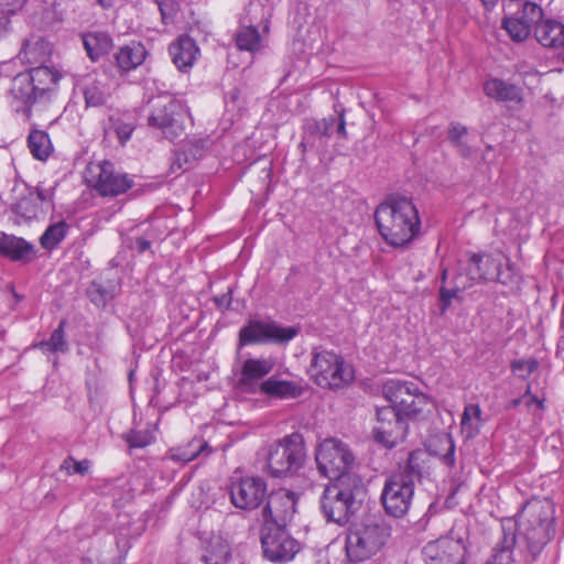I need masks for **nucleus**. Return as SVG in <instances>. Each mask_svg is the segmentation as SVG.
Listing matches in <instances>:
<instances>
[{
	"mask_svg": "<svg viewBox=\"0 0 564 564\" xmlns=\"http://www.w3.org/2000/svg\"><path fill=\"white\" fill-rule=\"evenodd\" d=\"M88 296L93 303L96 305H105L108 300H110L111 295L108 291L102 289L100 284L93 283L88 290Z\"/></svg>",
	"mask_w": 564,
	"mask_h": 564,
	"instance_id": "09e8293b",
	"label": "nucleus"
},
{
	"mask_svg": "<svg viewBox=\"0 0 564 564\" xmlns=\"http://www.w3.org/2000/svg\"><path fill=\"white\" fill-rule=\"evenodd\" d=\"M28 0H0V10L6 14H14L21 11Z\"/></svg>",
	"mask_w": 564,
	"mask_h": 564,
	"instance_id": "3c124183",
	"label": "nucleus"
},
{
	"mask_svg": "<svg viewBox=\"0 0 564 564\" xmlns=\"http://www.w3.org/2000/svg\"><path fill=\"white\" fill-rule=\"evenodd\" d=\"M158 6L164 23L173 20L178 10L176 0H159Z\"/></svg>",
	"mask_w": 564,
	"mask_h": 564,
	"instance_id": "de8ad7c7",
	"label": "nucleus"
},
{
	"mask_svg": "<svg viewBox=\"0 0 564 564\" xmlns=\"http://www.w3.org/2000/svg\"><path fill=\"white\" fill-rule=\"evenodd\" d=\"M28 148L32 156L39 161H46L54 150L50 135L43 130H32L29 133Z\"/></svg>",
	"mask_w": 564,
	"mask_h": 564,
	"instance_id": "c756f323",
	"label": "nucleus"
},
{
	"mask_svg": "<svg viewBox=\"0 0 564 564\" xmlns=\"http://www.w3.org/2000/svg\"><path fill=\"white\" fill-rule=\"evenodd\" d=\"M337 121V133L343 137V138H346L347 137V132H346V121H345V118H344V110L340 111L339 113V117L336 118Z\"/></svg>",
	"mask_w": 564,
	"mask_h": 564,
	"instance_id": "680f3d73",
	"label": "nucleus"
},
{
	"mask_svg": "<svg viewBox=\"0 0 564 564\" xmlns=\"http://www.w3.org/2000/svg\"><path fill=\"white\" fill-rule=\"evenodd\" d=\"M413 495L414 485L410 476L392 474L386 479L380 498L388 514L402 518L411 507Z\"/></svg>",
	"mask_w": 564,
	"mask_h": 564,
	"instance_id": "f8f14e48",
	"label": "nucleus"
},
{
	"mask_svg": "<svg viewBox=\"0 0 564 564\" xmlns=\"http://www.w3.org/2000/svg\"><path fill=\"white\" fill-rule=\"evenodd\" d=\"M65 326L66 321L62 319L57 328H55L52 332L50 338L46 340H42L36 345V347L43 350L44 352L52 354H65L66 351H68V344L65 339Z\"/></svg>",
	"mask_w": 564,
	"mask_h": 564,
	"instance_id": "c9c22d12",
	"label": "nucleus"
},
{
	"mask_svg": "<svg viewBox=\"0 0 564 564\" xmlns=\"http://www.w3.org/2000/svg\"><path fill=\"white\" fill-rule=\"evenodd\" d=\"M133 248H135L139 253H143L151 248V241L143 237H138L134 240Z\"/></svg>",
	"mask_w": 564,
	"mask_h": 564,
	"instance_id": "bf43d9fd",
	"label": "nucleus"
},
{
	"mask_svg": "<svg viewBox=\"0 0 564 564\" xmlns=\"http://www.w3.org/2000/svg\"><path fill=\"white\" fill-rule=\"evenodd\" d=\"M466 547L460 540L443 538L422 550L425 564H464Z\"/></svg>",
	"mask_w": 564,
	"mask_h": 564,
	"instance_id": "6ab92c4d",
	"label": "nucleus"
},
{
	"mask_svg": "<svg viewBox=\"0 0 564 564\" xmlns=\"http://www.w3.org/2000/svg\"><path fill=\"white\" fill-rule=\"evenodd\" d=\"M47 43L41 39L26 40L19 53V56L29 64H37L46 61Z\"/></svg>",
	"mask_w": 564,
	"mask_h": 564,
	"instance_id": "473e14b6",
	"label": "nucleus"
},
{
	"mask_svg": "<svg viewBox=\"0 0 564 564\" xmlns=\"http://www.w3.org/2000/svg\"><path fill=\"white\" fill-rule=\"evenodd\" d=\"M54 208V189L44 187L41 183L36 186H25L24 192L11 206L14 223L29 224L45 216Z\"/></svg>",
	"mask_w": 564,
	"mask_h": 564,
	"instance_id": "1a4fd4ad",
	"label": "nucleus"
},
{
	"mask_svg": "<svg viewBox=\"0 0 564 564\" xmlns=\"http://www.w3.org/2000/svg\"><path fill=\"white\" fill-rule=\"evenodd\" d=\"M382 392L391 403L389 406H393L403 417H416L430 402L413 382L391 379L383 384Z\"/></svg>",
	"mask_w": 564,
	"mask_h": 564,
	"instance_id": "9d476101",
	"label": "nucleus"
},
{
	"mask_svg": "<svg viewBox=\"0 0 564 564\" xmlns=\"http://www.w3.org/2000/svg\"><path fill=\"white\" fill-rule=\"evenodd\" d=\"M83 95L87 107H100L108 98L106 84L100 80H93L85 85Z\"/></svg>",
	"mask_w": 564,
	"mask_h": 564,
	"instance_id": "4c0bfd02",
	"label": "nucleus"
},
{
	"mask_svg": "<svg viewBox=\"0 0 564 564\" xmlns=\"http://www.w3.org/2000/svg\"><path fill=\"white\" fill-rule=\"evenodd\" d=\"M487 97L498 102H512L520 105L523 101V90L520 86L500 78H490L484 84Z\"/></svg>",
	"mask_w": 564,
	"mask_h": 564,
	"instance_id": "4be33fe9",
	"label": "nucleus"
},
{
	"mask_svg": "<svg viewBox=\"0 0 564 564\" xmlns=\"http://www.w3.org/2000/svg\"><path fill=\"white\" fill-rule=\"evenodd\" d=\"M500 257L490 254H473L469 267L473 269L471 279L494 281L499 269Z\"/></svg>",
	"mask_w": 564,
	"mask_h": 564,
	"instance_id": "cd10ccee",
	"label": "nucleus"
},
{
	"mask_svg": "<svg viewBox=\"0 0 564 564\" xmlns=\"http://www.w3.org/2000/svg\"><path fill=\"white\" fill-rule=\"evenodd\" d=\"M267 503L261 511L262 527L286 528L296 511V496L286 489L267 495Z\"/></svg>",
	"mask_w": 564,
	"mask_h": 564,
	"instance_id": "dca6fc26",
	"label": "nucleus"
},
{
	"mask_svg": "<svg viewBox=\"0 0 564 564\" xmlns=\"http://www.w3.org/2000/svg\"><path fill=\"white\" fill-rule=\"evenodd\" d=\"M273 367L274 362L269 358H249L245 360L238 375V388L242 392L260 393L265 380L264 377L272 371Z\"/></svg>",
	"mask_w": 564,
	"mask_h": 564,
	"instance_id": "aec40b11",
	"label": "nucleus"
},
{
	"mask_svg": "<svg viewBox=\"0 0 564 564\" xmlns=\"http://www.w3.org/2000/svg\"><path fill=\"white\" fill-rule=\"evenodd\" d=\"M511 368L513 371H523L527 375H531L538 368V362L533 359L528 360H516L511 364Z\"/></svg>",
	"mask_w": 564,
	"mask_h": 564,
	"instance_id": "864d4df0",
	"label": "nucleus"
},
{
	"mask_svg": "<svg viewBox=\"0 0 564 564\" xmlns=\"http://www.w3.org/2000/svg\"><path fill=\"white\" fill-rule=\"evenodd\" d=\"M61 79L58 72L40 65L17 74L7 91V99L17 112L29 115L31 108L45 99Z\"/></svg>",
	"mask_w": 564,
	"mask_h": 564,
	"instance_id": "7ed1b4c3",
	"label": "nucleus"
},
{
	"mask_svg": "<svg viewBox=\"0 0 564 564\" xmlns=\"http://www.w3.org/2000/svg\"><path fill=\"white\" fill-rule=\"evenodd\" d=\"M420 455H421L420 452L410 453L405 466L400 471L397 473V474H406L408 476H410V479L413 485H414V481L416 479L419 480L422 476V467L419 463Z\"/></svg>",
	"mask_w": 564,
	"mask_h": 564,
	"instance_id": "c03bdc74",
	"label": "nucleus"
},
{
	"mask_svg": "<svg viewBox=\"0 0 564 564\" xmlns=\"http://www.w3.org/2000/svg\"><path fill=\"white\" fill-rule=\"evenodd\" d=\"M115 132L121 144H124L135 129V124L132 121H126L121 118L112 119Z\"/></svg>",
	"mask_w": 564,
	"mask_h": 564,
	"instance_id": "a18cd8bd",
	"label": "nucleus"
},
{
	"mask_svg": "<svg viewBox=\"0 0 564 564\" xmlns=\"http://www.w3.org/2000/svg\"><path fill=\"white\" fill-rule=\"evenodd\" d=\"M267 491V481L260 476L240 477L229 486L231 503L246 511L258 509L264 502Z\"/></svg>",
	"mask_w": 564,
	"mask_h": 564,
	"instance_id": "ddd939ff",
	"label": "nucleus"
},
{
	"mask_svg": "<svg viewBox=\"0 0 564 564\" xmlns=\"http://www.w3.org/2000/svg\"><path fill=\"white\" fill-rule=\"evenodd\" d=\"M69 226L65 220L50 225L40 237V245L45 250L55 249L67 236Z\"/></svg>",
	"mask_w": 564,
	"mask_h": 564,
	"instance_id": "72a5a7b5",
	"label": "nucleus"
},
{
	"mask_svg": "<svg viewBox=\"0 0 564 564\" xmlns=\"http://www.w3.org/2000/svg\"><path fill=\"white\" fill-rule=\"evenodd\" d=\"M517 543V536L513 529L507 530L502 527V538L496 544L494 553L500 556L506 562L513 563V550Z\"/></svg>",
	"mask_w": 564,
	"mask_h": 564,
	"instance_id": "ea45409f",
	"label": "nucleus"
},
{
	"mask_svg": "<svg viewBox=\"0 0 564 564\" xmlns=\"http://www.w3.org/2000/svg\"><path fill=\"white\" fill-rule=\"evenodd\" d=\"M336 121L337 119L334 116L323 118L322 120H317V124L321 127V132L324 135V138H329L333 134Z\"/></svg>",
	"mask_w": 564,
	"mask_h": 564,
	"instance_id": "4d7b16f0",
	"label": "nucleus"
},
{
	"mask_svg": "<svg viewBox=\"0 0 564 564\" xmlns=\"http://www.w3.org/2000/svg\"><path fill=\"white\" fill-rule=\"evenodd\" d=\"M94 186L102 196H117L132 187L133 181L127 174L116 171L112 163L104 161L89 167Z\"/></svg>",
	"mask_w": 564,
	"mask_h": 564,
	"instance_id": "a211bd4d",
	"label": "nucleus"
},
{
	"mask_svg": "<svg viewBox=\"0 0 564 564\" xmlns=\"http://www.w3.org/2000/svg\"><path fill=\"white\" fill-rule=\"evenodd\" d=\"M525 398H527V395H522L521 398L511 400L507 408L508 409H516V408H518L521 403L524 402Z\"/></svg>",
	"mask_w": 564,
	"mask_h": 564,
	"instance_id": "0e129e2a",
	"label": "nucleus"
},
{
	"mask_svg": "<svg viewBox=\"0 0 564 564\" xmlns=\"http://www.w3.org/2000/svg\"><path fill=\"white\" fill-rule=\"evenodd\" d=\"M89 468V460L83 459L80 462L75 460L72 456H68L61 464L59 469L66 471L67 475L79 474L85 475Z\"/></svg>",
	"mask_w": 564,
	"mask_h": 564,
	"instance_id": "49530a36",
	"label": "nucleus"
},
{
	"mask_svg": "<svg viewBox=\"0 0 564 564\" xmlns=\"http://www.w3.org/2000/svg\"><path fill=\"white\" fill-rule=\"evenodd\" d=\"M486 564H511V562H506L500 558L496 553L492 554L491 558L486 562Z\"/></svg>",
	"mask_w": 564,
	"mask_h": 564,
	"instance_id": "e2e57ef3",
	"label": "nucleus"
},
{
	"mask_svg": "<svg viewBox=\"0 0 564 564\" xmlns=\"http://www.w3.org/2000/svg\"><path fill=\"white\" fill-rule=\"evenodd\" d=\"M554 505L549 499H532L520 513V530L529 552L539 555L554 535Z\"/></svg>",
	"mask_w": 564,
	"mask_h": 564,
	"instance_id": "39448f33",
	"label": "nucleus"
},
{
	"mask_svg": "<svg viewBox=\"0 0 564 564\" xmlns=\"http://www.w3.org/2000/svg\"><path fill=\"white\" fill-rule=\"evenodd\" d=\"M260 393L271 399H295L302 395L303 388L300 382L283 380L272 376L263 381Z\"/></svg>",
	"mask_w": 564,
	"mask_h": 564,
	"instance_id": "393cba45",
	"label": "nucleus"
},
{
	"mask_svg": "<svg viewBox=\"0 0 564 564\" xmlns=\"http://www.w3.org/2000/svg\"><path fill=\"white\" fill-rule=\"evenodd\" d=\"M375 221L382 239L392 247L409 245L421 229L415 205L412 199L403 196H390L379 204Z\"/></svg>",
	"mask_w": 564,
	"mask_h": 564,
	"instance_id": "f257e3e1",
	"label": "nucleus"
},
{
	"mask_svg": "<svg viewBox=\"0 0 564 564\" xmlns=\"http://www.w3.org/2000/svg\"><path fill=\"white\" fill-rule=\"evenodd\" d=\"M104 9H110L115 4V0H96Z\"/></svg>",
	"mask_w": 564,
	"mask_h": 564,
	"instance_id": "338daca9",
	"label": "nucleus"
},
{
	"mask_svg": "<svg viewBox=\"0 0 564 564\" xmlns=\"http://www.w3.org/2000/svg\"><path fill=\"white\" fill-rule=\"evenodd\" d=\"M212 452V448L202 438H194L188 442L185 446L174 449L172 458L188 463L200 455L207 456Z\"/></svg>",
	"mask_w": 564,
	"mask_h": 564,
	"instance_id": "2f4dec72",
	"label": "nucleus"
},
{
	"mask_svg": "<svg viewBox=\"0 0 564 564\" xmlns=\"http://www.w3.org/2000/svg\"><path fill=\"white\" fill-rule=\"evenodd\" d=\"M458 291L453 288V289H447L445 286H441L440 289V302H441V311L442 312H445L451 303H452V300L454 297H456L458 295Z\"/></svg>",
	"mask_w": 564,
	"mask_h": 564,
	"instance_id": "603ef678",
	"label": "nucleus"
},
{
	"mask_svg": "<svg viewBox=\"0 0 564 564\" xmlns=\"http://www.w3.org/2000/svg\"><path fill=\"white\" fill-rule=\"evenodd\" d=\"M391 531L390 524L376 516L351 524L345 536L347 562L360 564L380 554L391 538Z\"/></svg>",
	"mask_w": 564,
	"mask_h": 564,
	"instance_id": "f03ea898",
	"label": "nucleus"
},
{
	"mask_svg": "<svg viewBox=\"0 0 564 564\" xmlns=\"http://www.w3.org/2000/svg\"><path fill=\"white\" fill-rule=\"evenodd\" d=\"M471 274H473V269L468 265L466 273L459 272L454 278V288L458 292H463V291L467 290L468 288L473 286L475 284V282H477V280L471 279Z\"/></svg>",
	"mask_w": 564,
	"mask_h": 564,
	"instance_id": "8fccbe9b",
	"label": "nucleus"
},
{
	"mask_svg": "<svg viewBox=\"0 0 564 564\" xmlns=\"http://www.w3.org/2000/svg\"><path fill=\"white\" fill-rule=\"evenodd\" d=\"M215 302L218 307H226L228 308L231 304V291H229L226 294H223L221 296L215 297Z\"/></svg>",
	"mask_w": 564,
	"mask_h": 564,
	"instance_id": "052dcab7",
	"label": "nucleus"
},
{
	"mask_svg": "<svg viewBox=\"0 0 564 564\" xmlns=\"http://www.w3.org/2000/svg\"><path fill=\"white\" fill-rule=\"evenodd\" d=\"M311 375L316 384L322 388L339 389L354 379L352 370L337 354L329 350L313 351Z\"/></svg>",
	"mask_w": 564,
	"mask_h": 564,
	"instance_id": "6e6552de",
	"label": "nucleus"
},
{
	"mask_svg": "<svg viewBox=\"0 0 564 564\" xmlns=\"http://www.w3.org/2000/svg\"><path fill=\"white\" fill-rule=\"evenodd\" d=\"M83 45L88 57L96 62L108 54L112 47V39L106 32H88L82 34Z\"/></svg>",
	"mask_w": 564,
	"mask_h": 564,
	"instance_id": "bb28decb",
	"label": "nucleus"
},
{
	"mask_svg": "<svg viewBox=\"0 0 564 564\" xmlns=\"http://www.w3.org/2000/svg\"><path fill=\"white\" fill-rule=\"evenodd\" d=\"M317 468L330 481L344 476H357L351 473L355 466V456L349 446L337 438H326L316 448Z\"/></svg>",
	"mask_w": 564,
	"mask_h": 564,
	"instance_id": "0eeeda50",
	"label": "nucleus"
},
{
	"mask_svg": "<svg viewBox=\"0 0 564 564\" xmlns=\"http://www.w3.org/2000/svg\"><path fill=\"white\" fill-rule=\"evenodd\" d=\"M169 53L177 69L187 72L195 64L199 48L191 36L183 34L169 45Z\"/></svg>",
	"mask_w": 564,
	"mask_h": 564,
	"instance_id": "412c9836",
	"label": "nucleus"
},
{
	"mask_svg": "<svg viewBox=\"0 0 564 564\" xmlns=\"http://www.w3.org/2000/svg\"><path fill=\"white\" fill-rule=\"evenodd\" d=\"M534 36L542 46L560 50L564 45V24L553 19H542L534 30Z\"/></svg>",
	"mask_w": 564,
	"mask_h": 564,
	"instance_id": "b1692460",
	"label": "nucleus"
},
{
	"mask_svg": "<svg viewBox=\"0 0 564 564\" xmlns=\"http://www.w3.org/2000/svg\"><path fill=\"white\" fill-rule=\"evenodd\" d=\"M408 433V423L393 406L377 409V425L373 429L375 441L387 448L402 442Z\"/></svg>",
	"mask_w": 564,
	"mask_h": 564,
	"instance_id": "2eb2a0df",
	"label": "nucleus"
},
{
	"mask_svg": "<svg viewBox=\"0 0 564 564\" xmlns=\"http://www.w3.org/2000/svg\"><path fill=\"white\" fill-rule=\"evenodd\" d=\"M0 253L12 261H30L34 253V246L25 239L13 235L0 234Z\"/></svg>",
	"mask_w": 564,
	"mask_h": 564,
	"instance_id": "5701e85b",
	"label": "nucleus"
},
{
	"mask_svg": "<svg viewBox=\"0 0 564 564\" xmlns=\"http://www.w3.org/2000/svg\"><path fill=\"white\" fill-rule=\"evenodd\" d=\"M147 55L148 52L144 45L141 42L132 41L120 47L119 52L116 54V62L121 70L129 72L140 66Z\"/></svg>",
	"mask_w": 564,
	"mask_h": 564,
	"instance_id": "a878e982",
	"label": "nucleus"
},
{
	"mask_svg": "<svg viewBox=\"0 0 564 564\" xmlns=\"http://www.w3.org/2000/svg\"><path fill=\"white\" fill-rule=\"evenodd\" d=\"M260 540L263 556L274 563L290 561L299 552V542L286 528L262 527Z\"/></svg>",
	"mask_w": 564,
	"mask_h": 564,
	"instance_id": "4468645a",
	"label": "nucleus"
},
{
	"mask_svg": "<svg viewBox=\"0 0 564 564\" xmlns=\"http://www.w3.org/2000/svg\"><path fill=\"white\" fill-rule=\"evenodd\" d=\"M297 334L294 327H280L274 323L251 321L239 332V345L274 341L288 343Z\"/></svg>",
	"mask_w": 564,
	"mask_h": 564,
	"instance_id": "f3484780",
	"label": "nucleus"
},
{
	"mask_svg": "<svg viewBox=\"0 0 564 564\" xmlns=\"http://www.w3.org/2000/svg\"><path fill=\"white\" fill-rule=\"evenodd\" d=\"M364 485L359 476H344L330 481L321 497L322 513L328 522L346 524L359 507Z\"/></svg>",
	"mask_w": 564,
	"mask_h": 564,
	"instance_id": "20e7f679",
	"label": "nucleus"
},
{
	"mask_svg": "<svg viewBox=\"0 0 564 564\" xmlns=\"http://www.w3.org/2000/svg\"><path fill=\"white\" fill-rule=\"evenodd\" d=\"M481 410L478 404H469L465 408L463 415H462V425L464 429H467L469 425L470 419H480Z\"/></svg>",
	"mask_w": 564,
	"mask_h": 564,
	"instance_id": "5fc2aeb1",
	"label": "nucleus"
},
{
	"mask_svg": "<svg viewBox=\"0 0 564 564\" xmlns=\"http://www.w3.org/2000/svg\"><path fill=\"white\" fill-rule=\"evenodd\" d=\"M236 44L240 51L254 53L262 47L261 36L256 26L242 25L236 33Z\"/></svg>",
	"mask_w": 564,
	"mask_h": 564,
	"instance_id": "f704fd0d",
	"label": "nucleus"
},
{
	"mask_svg": "<svg viewBox=\"0 0 564 564\" xmlns=\"http://www.w3.org/2000/svg\"><path fill=\"white\" fill-rule=\"evenodd\" d=\"M513 17L519 19V21L524 25H528L530 31H532L533 29L535 30L539 23H541L543 19V10L538 3L525 1Z\"/></svg>",
	"mask_w": 564,
	"mask_h": 564,
	"instance_id": "e433bc0d",
	"label": "nucleus"
},
{
	"mask_svg": "<svg viewBox=\"0 0 564 564\" xmlns=\"http://www.w3.org/2000/svg\"><path fill=\"white\" fill-rule=\"evenodd\" d=\"M306 448L302 434L285 435L273 444L267 457V469L273 477H292L304 466Z\"/></svg>",
	"mask_w": 564,
	"mask_h": 564,
	"instance_id": "423d86ee",
	"label": "nucleus"
},
{
	"mask_svg": "<svg viewBox=\"0 0 564 564\" xmlns=\"http://www.w3.org/2000/svg\"><path fill=\"white\" fill-rule=\"evenodd\" d=\"M523 395H527L524 403L528 408H530L533 403H535L540 409L543 408V401L531 394L530 386L527 387L525 393Z\"/></svg>",
	"mask_w": 564,
	"mask_h": 564,
	"instance_id": "13d9d810",
	"label": "nucleus"
},
{
	"mask_svg": "<svg viewBox=\"0 0 564 564\" xmlns=\"http://www.w3.org/2000/svg\"><path fill=\"white\" fill-rule=\"evenodd\" d=\"M9 26V20L7 18H0V36L7 32Z\"/></svg>",
	"mask_w": 564,
	"mask_h": 564,
	"instance_id": "69168bd1",
	"label": "nucleus"
},
{
	"mask_svg": "<svg viewBox=\"0 0 564 564\" xmlns=\"http://www.w3.org/2000/svg\"><path fill=\"white\" fill-rule=\"evenodd\" d=\"M502 26L514 42H523L531 34L528 25H524L513 15L502 20Z\"/></svg>",
	"mask_w": 564,
	"mask_h": 564,
	"instance_id": "79ce46f5",
	"label": "nucleus"
},
{
	"mask_svg": "<svg viewBox=\"0 0 564 564\" xmlns=\"http://www.w3.org/2000/svg\"><path fill=\"white\" fill-rule=\"evenodd\" d=\"M445 441H446L448 447H447L446 453L442 456V462L446 466L453 467L455 465V444H454L453 438L449 435H447L445 437Z\"/></svg>",
	"mask_w": 564,
	"mask_h": 564,
	"instance_id": "6e6d98bb",
	"label": "nucleus"
},
{
	"mask_svg": "<svg viewBox=\"0 0 564 564\" xmlns=\"http://www.w3.org/2000/svg\"><path fill=\"white\" fill-rule=\"evenodd\" d=\"M82 564H101V563H95V562H94L93 560H90V558H83Z\"/></svg>",
	"mask_w": 564,
	"mask_h": 564,
	"instance_id": "774afa93",
	"label": "nucleus"
},
{
	"mask_svg": "<svg viewBox=\"0 0 564 564\" xmlns=\"http://www.w3.org/2000/svg\"><path fill=\"white\" fill-rule=\"evenodd\" d=\"M447 139L462 158L468 159L474 154L475 149L469 143V131L466 126L459 122H451Z\"/></svg>",
	"mask_w": 564,
	"mask_h": 564,
	"instance_id": "c85d7f7f",
	"label": "nucleus"
},
{
	"mask_svg": "<svg viewBox=\"0 0 564 564\" xmlns=\"http://www.w3.org/2000/svg\"><path fill=\"white\" fill-rule=\"evenodd\" d=\"M495 281L513 289L519 286L521 282V274L517 268L510 263L509 259L500 257L499 269L495 275Z\"/></svg>",
	"mask_w": 564,
	"mask_h": 564,
	"instance_id": "58836bf2",
	"label": "nucleus"
},
{
	"mask_svg": "<svg viewBox=\"0 0 564 564\" xmlns=\"http://www.w3.org/2000/svg\"><path fill=\"white\" fill-rule=\"evenodd\" d=\"M123 438L132 448H143L154 441V436L152 432H150L149 430H132L129 433L124 434Z\"/></svg>",
	"mask_w": 564,
	"mask_h": 564,
	"instance_id": "37998d69",
	"label": "nucleus"
},
{
	"mask_svg": "<svg viewBox=\"0 0 564 564\" xmlns=\"http://www.w3.org/2000/svg\"><path fill=\"white\" fill-rule=\"evenodd\" d=\"M185 109L181 102L175 99L159 100L150 116L148 126L159 130L164 138L174 141L184 132Z\"/></svg>",
	"mask_w": 564,
	"mask_h": 564,
	"instance_id": "9b49d317",
	"label": "nucleus"
},
{
	"mask_svg": "<svg viewBox=\"0 0 564 564\" xmlns=\"http://www.w3.org/2000/svg\"><path fill=\"white\" fill-rule=\"evenodd\" d=\"M206 150L205 140H191L182 145L181 151L176 154V160L181 166V162L192 163L204 155Z\"/></svg>",
	"mask_w": 564,
	"mask_h": 564,
	"instance_id": "a19ab883",
	"label": "nucleus"
},
{
	"mask_svg": "<svg viewBox=\"0 0 564 564\" xmlns=\"http://www.w3.org/2000/svg\"><path fill=\"white\" fill-rule=\"evenodd\" d=\"M324 135L321 132V127L317 124L316 119H305L302 127V140L299 144L302 153L313 149H318L325 145Z\"/></svg>",
	"mask_w": 564,
	"mask_h": 564,
	"instance_id": "7c9ffc66",
	"label": "nucleus"
}]
</instances>
